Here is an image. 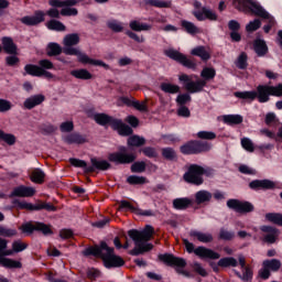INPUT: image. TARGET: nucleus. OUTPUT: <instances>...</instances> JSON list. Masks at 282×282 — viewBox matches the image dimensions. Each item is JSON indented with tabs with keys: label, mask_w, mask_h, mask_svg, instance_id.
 <instances>
[{
	"label": "nucleus",
	"mask_w": 282,
	"mask_h": 282,
	"mask_svg": "<svg viewBox=\"0 0 282 282\" xmlns=\"http://www.w3.org/2000/svg\"><path fill=\"white\" fill-rule=\"evenodd\" d=\"M281 260L270 259L262 262V269L259 270L258 274L263 281H268L272 276L271 272H279L281 270Z\"/></svg>",
	"instance_id": "obj_14"
},
{
	"label": "nucleus",
	"mask_w": 282,
	"mask_h": 282,
	"mask_svg": "<svg viewBox=\"0 0 282 282\" xmlns=\"http://www.w3.org/2000/svg\"><path fill=\"white\" fill-rule=\"evenodd\" d=\"M12 206L8 207L9 210L17 209V210H29V213H34L39 210H46V213H56L58 207L54 206L52 203L39 200L35 204L28 203L25 200H20L15 198L11 202Z\"/></svg>",
	"instance_id": "obj_8"
},
{
	"label": "nucleus",
	"mask_w": 282,
	"mask_h": 282,
	"mask_svg": "<svg viewBox=\"0 0 282 282\" xmlns=\"http://www.w3.org/2000/svg\"><path fill=\"white\" fill-rule=\"evenodd\" d=\"M159 261H162L169 268H175L177 274H183V276L191 279V272L184 270L186 268V259L176 257L173 253H161L159 254Z\"/></svg>",
	"instance_id": "obj_10"
},
{
	"label": "nucleus",
	"mask_w": 282,
	"mask_h": 282,
	"mask_svg": "<svg viewBox=\"0 0 282 282\" xmlns=\"http://www.w3.org/2000/svg\"><path fill=\"white\" fill-rule=\"evenodd\" d=\"M41 67L34 64H26L24 66V72L23 76H35L37 78H41Z\"/></svg>",
	"instance_id": "obj_48"
},
{
	"label": "nucleus",
	"mask_w": 282,
	"mask_h": 282,
	"mask_svg": "<svg viewBox=\"0 0 282 282\" xmlns=\"http://www.w3.org/2000/svg\"><path fill=\"white\" fill-rule=\"evenodd\" d=\"M223 122L229 126L241 124L243 117L241 115H225L223 116Z\"/></svg>",
	"instance_id": "obj_47"
},
{
	"label": "nucleus",
	"mask_w": 282,
	"mask_h": 282,
	"mask_svg": "<svg viewBox=\"0 0 282 282\" xmlns=\"http://www.w3.org/2000/svg\"><path fill=\"white\" fill-rule=\"evenodd\" d=\"M235 65L238 69H248V54L246 52H241L237 57Z\"/></svg>",
	"instance_id": "obj_53"
},
{
	"label": "nucleus",
	"mask_w": 282,
	"mask_h": 282,
	"mask_svg": "<svg viewBox=\"0 0 282 282\" xmlns=\"http://www.w3.org/2000/svg\"><path fill=\"white\" fill-rule=\"evenodd\" d=\"M68 162L70 166H74L75 169H83L84 173L87 175H89V173H96V171H109V169H111V163H109V161L97 158L90 159L91 165H87V161L76 158H70Z\"/></svg>",
	"instance_id": "obj_7"
},
{
	"label": "nucleus",
	"mask_w": 282,
	"mask_h": 282,
	"mask_svg": "<svg viewBox=\"0 0 282 282\" xmlns=\"http://www.w3.org/2000/svg\"><path fill=\"white\" fill-rule=\"evenodd\" d=\"M161 155L166 162H177V152L173 148H163Z\"/></svg>",
	"instance_id": "obj_41"
},
{
	"label": "nucleus",
	"mask_w": 282,
	"mask_h": 282,
	"mask_svg": "<svg viewBox=\"0 0 282 282\" xmlns=\"http://www.w3.org/2000/svg\"><path fill=\"white\" fill-rule=\"evenodd\" d=\"M261 232H265L262 240L264 243H276V239H279L280 231L278 228L273 226L263 225L260 227Z\"/></svg>",
	"instance_id": "obj_21"
},
{
	"label": "nucleus",
	"mask_w": 282,
	"mask_h": 282,
	"mask_svg": "<svg viewBox=\"0 0 282 282\" xmlns=\"http://www.w3.org/2000/svg\"><path fill=\"white\" fill-rule=\"evenodd\" d=\"M165 56H167L172 61H176V63H180L181 65H183V67H187V69H195L197 67V64H195V62L188 59V57H186V55L182 54L180 51L170 48L165 51Z\"/></svg>",
	"instance_id": "obj_16"
},
{
	"label": "nucleus",
	"mask_w": 282,
	"mask_h": 282,
	"mask_svg": "<svg viewBox=\"0 0 282 282\" xmlns=\"http://www.w3.org/2000/svg\"><path fill=\"white\" fill-rule=\"evenodd\" d=\"M193 14L197 21H206V19L217 21V13L206 7H203L200 11H194Z\"/></svg>",
	"instance_id": "obj_28"
},
{
	"label": "nucleus",
	"mask_w": 282,
	"mask_h": 282,
	"mask_svg": "<svg viewBox=\"0 0 282 282\" xmlns=\"http://www.w3.org/2000/svg\"><path fill=\"white\" fill-rule=\"evenodd\" d=\"M87 116L88 118H93V120H95V122L97 124H99L100 127H110L111 129H113V124L116 122V118L101 112V113H94V109H89L87 110Z\"/></svg>",
	"instance_id": "obj_18"
},
{
	"label": "nucleus",
	"mask_w": 282,
	"mask_h": 282,
	"mask_svg": "<svg viewBox=\"0 0 282 282\" xmlns=\"http://www.w3.org/2000/svg\"><path fill=\"white\" fill-rule=\"evenodd\" d=\"M242 270H243L242 274L237 270H234V274H236L238 279H241V281H245V282L252 281V276H254L252 269L250 267H247Z\"/></svg>",
	"instance_id": "obj_45"
},
{
	"label": "nucleus",
	"mask_w": 282,
	"mask_h": 282,
	"mask_svg": "<svg viewBox=\"0 0 282 282\" xmlns=\"http://www.w3.org/2000/svg\"><path fill=\"white\" fill-rule=\"evenodd\" d=\"M183 245L185 246L188 254H193L194 252V254L202 260L210 259L212 261H217V259H221V254L219 252L204 246L195 248V245L188 241V239H183Z\"/></svg>",
	"instance_id": "obj_9"
},
{
	"label": "nucleus",
	"mask_w": 282,
	"mask_h": 282,
	"mask_svg": "<svg viewBox=\"0 0 282 282\" xmlns=\"http://www.w3.org/2000/svg\"><path fill=\"white\" fill-rule=\"evenodd\" d=\"M236 98H240V100H257V90H245V91H236L234 93Z\"/></svg>",
	"instance_id": "obj_43"
},
{
	"label": "nucleus",
	"mask_w": 282,
	"mask_h": 282,
	"mask_svg": "<svg viewBox=\"0 0 282 282\" xmlns=\"http://www.w3.org/2000/svg\"><path fill=\"white\" fill-rule=\"evenodd\" d=\"M135 160H138V155L133 152H129V148L124 145H120L117 152L108 154V161L112 162V164H116L117 166L131 164V173H144V171H147V162H135Z\"/></svg>",
	"instance_id": "obj_4"
},
{
	"label": "nucleus",
	"mask_w": 282,
	"mask_h": 282,
	"mask_svg": "<svg viewBox=\"0 0 282 282\" xmlns=\"http://www.w3.org/2000/svg\"><path fill=\"white\" fill-rule=\"evenodd\" d=\"M257 97L258 102L264 104L270 102V96H272V93L270 90V85H258L257 86Z\"/></svg>",
	"instance_id": "obj_29"
},
{
	"label": "nucleus",
	"mask_w": 282,
	"mask_h": 282,
	"mask_svg": "<svg viewBox=\"0 0 282 282\" xmlns=\"http://www.w3.org/2000/svg\"><path fill=\"white\" fill-rule=\"evenodd\" d=\"M112 131H117V133H119L123 138L127 135H133V128L122 122V119H116V121L112 123Z\"/></svg>",
	"instance_id": "obj_25"
},
{
	"label": "nucleus",
	"mask_w": 282,
	"mask_h": 282,
	"mask_svg": "<svg viewBox=\"0 0 282 282\" xmlns=\"http://www.w3.org/2000/svg\"><path fill=\"white\" fill-rule=\"evenodd\" d=\"M47 56H61L63 54V47L56 42H50L46 46Z\"/></svg>",
	"instance_id": "obj_40"
},
{
	"label": "nucleus",
	"mask_w": 282,
	"mask_h": 282,
	"mask_svg": "<svg viewBox=\"0 0 282 282\" xmlns=\"http://www.w3.org/2000/svg\"><path fill=\"white\" fill-rule=\"evenodd\" d=\"M106 25L109 30H111L116 34H118L120 32H124V26H122V22H120L116 19L108 20Z\"/></svg>",
	"instance_id": "obj_50"
},
{
	"label": "nucleus",
	"mask_w": 282,
	"mask_h": 282,
	"mask_svg": "<svg viewBox=\"0 0 282 282\" xmlns=\"http://www.w3.org/2000/svg\"><path fill=\"white\" fill-rule=\"evenodd\" d=\"M127 144L129 148L135 147L137 149H140V147H144V144H147V139L138 134L130 135L127 140Z\"/></svg>",
	"instance_id": "obj_38"
},
{
	"label": "nucleus",
	"mask_w": 282,
	"mask_h": 282,
	"mask_svg": "<svg viewBox=\"0 0 282 282\" xmlns=\"http://www.w3.org/2000/svg\"><path fill=\"white\" fill-rule=\"evenodd\" d=\"M17 235H19L17 229H10V228L0 226V237H9L10 238V237H17Z\"/></svg>",
	"instance_id": "obj_64"
},
{
	"label": "nucleus",
	"mask_w": 282,
	"mask_h": 282,
	"mask_svg": "<svg viewBox=\"0 0 282 282\" xmlns=\"http://www.w3.org/2000/svg\"><path fill=\"white\" fill-rule=\"evenodd\" d=\"M80 43V35L78 33H70L64 37V48L63 53L66 56H77L78 63L83 65H96L97 67H104V69H109V65L100 59H94L87 56V54L80 52V50L74 47Z\"/></svg>",
	"instance_id": "obj_2"
},
{
	"label": "nucleus",
	"mask_w": 282,
	"mask_h": 282,
	"mask_svg": "<svg viewBox=\"0 0 282 282\" xmlns=\"http://www.w3.org/2000/svg\"><path fill=\"white\" fill-rule=\"evenodd\" d=\"M127 183L130 186H142L149 184V180L145 176L130 175L127 177Z\"/></svg>",
	"instance_id": "obj_46"
},
{
	"label": "nucleus",
	"mask_w": 282,
	"mask_h": 282,
	"mask_svg": "<svg viewBox=\"0 0 282 282\" xmlns=\"http://www.w3.org/2000/svg\"><path fill=\"white\" fill-rule=\"evenodd\" d=\"M31 181L34 182V184H43V182H45V172L41 169H35L31 173Z\"/></svg>",
	"instance_id": "obj_54"
},
{
	"label": "nucleus",
	"mask_w": 282,
	"mask_h": 282,
	"mask_svg": "<svg viewBox=\"0 0 282 282\" xmlns=\"http://www.w3.org/2000/svg\"><path fill=\"white\" fill-rule=\"evenodd\" d=\"M0 140L6 142L9 147H14L17 144V137L12 133H6L3 130L0 129Z\"/></svg>",
	"instance_id": "obj_55"
},
{
	"label": "nucleus",
	"mask_w": 282,
	"mask_h": 282,
	"mask_svg": "<svg viewBox=\"0 0 282 282\" xmlns=\"http://www.w3.org/2000/svg\"><path fill=\"white\" fill-rule=\"evenodd\" d=\"M180 82L183 83L186 91L188 94H200L204 91V87H206L207 83L204 79H197L196 82L191 78V76L183 74L178 77Z\"/></svg>",
	"instance_id": "obj_13"
},
{
	"label": "nucleus",
	"mask_w": 282,
	"mask_h": 282,
	"mask_svg": "<svg viewBox=\"0 0 282 282\" xmlns=\"http://www.w3.org/2000/svg\"><path fill=\"white\" fill-rule=\"evenodd\" d=\"M70 76L77 78V80H91L94 78V75L87 68L73 69L70 70Z\"/></svg>",
	"instance_id": "obj_36"
},
{
	"label": "nucleus",
	"mask_w": 282,
	"mask_h": 282,
	"mask_svg": "<svg viewBox=\"0 0 282 282\" xmlns=\"http://www.w3.org/2000/svg\"><path fill=\"white\" fill-rule=\"evenodd\" d=\"M160 89L164 94H180L181 91L180 86L172 83H161Z\"/></svg>",
	"instance_id": "obj_49"
},
{
	"label": "nucleus",
	"mask_w": 282,
	"mask_h": 282,
	"mask_svg": "<svg viewBox=\"0 0 282 282\" xmlns=\"http://www.w3.org/2000/svg\"><path fill=\"white\" fill-rule=\"evenodd\" d=\"M141 153H143V155H145V158H158V150H155V148L153 147H145L143 149L140 150Z\"/></svg>",
	"instance_id": "obj_62"
},
{
	"label": "nucleus",
	"mask_w": 282,
	"mask_h": 282,
	"mask_svg": "<svg viewBox=\"0 0 282 282\" xmlns=\"http://www.w3.org/2000/svg\"><path fill=\"white\" fill-rule=\"evenodd\" d=\"M227 207L235 213L246 215L248 213H254V205L248 200H239L237 198H230L227 200Z\"/></svg>",
	"instance_id": "obj_15"
},
{
	"label": "nucleus",
	"mask_w": 282,
	"mask_h": 282,
	"mask_svg": "<svg viewBox=\"0 0 282 282\" xmlns=\"http://www.w3.org/2000/svg\"><path fill=\"white\" fill-rule=\"evenodd\" d=\"M65 144H85L87 142V134H80L79 132L68 133L64 137Z\"/></svg>",
	"instance_id": "obj_31"
},
{
	"label": "nucleus",
	"mask_w": 282,
	"mask_h": 282,
	"mask_svg": "<svg viewBox=\"0 0 282 282\" xmlns=\"http://www.w3.org/2000/svg\"><path fill=\"white\" fill-rule=\"evenodd\" d=\"M23 25L34 26L40 25V23L45 22V12L37 10L34 12V15H26L20 19Z\"/></svg>",
	"instance_id": "obj_22"
},
{
	"label": "nucleus",
	"mask_w": 282,
	"mask_h": 282,
	"mask_svg": "<svg viewBox=\"0 0 282 282\" xmlns=\"http://www.w3.org/2000/svg\"><path fill=\"white\" fill-rule=\"evenodd\" d=\"M145 6H151V8H171V1L164 0H144Z\"/></svg>",
	"instance_id": "obj_56"
},
{
	"label": "nucleus",
	"mask_w": 282,
	"mask_h": 282,
	"mask_svg": "<svg viewBox=\"0 0 282 282\" xmlns=\"http://www.w3.org/2000/svg\"><path fill=\"white\" fill-rule=\"evenodd\" d=\"M191 55L197 56L204 63L210 61V52L208 50H206V46H204V45H199V46L192 48Z\"/></svg>",
	"instance_id": "obj_33"
},
{
	"label": "nucleus",
	"mask_w": 282,
	"mask_h": 282,
	"mask_svg": "<svg viewBox=\"0 0 282 282\" xmlns=\"http://www.w3.org/2000/svg\"><path fill=\"white\" fill-rule=\"evenodd\" d=\"M249 188L251 191H274L276 188V183L268 178L264 180H253L249 183Z\"/></svg>",
	"instance_id": "obj_20"
},
{
	"label": "nucleus",
	"mask_w": 282,
	"mask_h": 282,
	"mask_svg": "<svg viewBox=\"0 0 282 282\" xmlns=\"http://www.w3.org/2000/svg\"><path fill=\"white\" fill-rule=\"evenodd\" d=\"M253 52L257 54V56H259L260 58H262L263 56H265V54H268L269 48H268V44L265 43V40H261V39H256L253 41Z\"/></svg>",
	"instance_id": "obj_32"
},
{
	"label": "nucleus",
	"mask_w": 282,
	"mask_h": 282,
	"mask_svg": "<svg viewBox=\"0 0 282 282\" xmlns=\"http://www.w3.org/2000/svg\"><path fill=\"white\" fill-rule=\"evenodd\" d=\"M113 247H109L105 241L100 245L88 247L84 250V257H95V259H101L105 268L111 270V268H122L124 265V259L120 256H116Z\"/></svg>",
	"instance_id": "obj_1"
},
{
	"label": "nucleus",
	"mask_w": 282,
	"mask_h": 282,
	"mask_svg": "<svg viewBox=\"0 0 282 282\" xmlns=\"http://www.w3.org/2000/svg\"><path fill=\"white\" fill-rule=\"evenodd\" d=\"M47 30H51L53 32H65L67 30V26L65 24L56 19H52L46 23Z\"/></svg>",
	"instance_id": "obj_42"
},
{
	"label": "nucleus",
	"mask_w": 282,
	"mask_h": 282,
	"mask_svg": "<svg viewBox=\"0 0 282 282\" xmlns=\"http://www.w3.org/2000/svg\"><path fill=\"white\" fill-rule=\"evenodd\" d=\"M191 100H193V98L189 96L188 93L180 94L176 97V105L178 107H186V105H188V102H191Z\"/></svg>",
	"instance_id": "obj_59"
},
{
	"label": "nucleus",
	"mask_w": 282,
	"mask_h": 282,
	"mask_svg": "<svg viewBox=\"0 0 282 282\" xmlns=\"http://www.w3.org/2000/svg\"><path fill=\"white\" fill-rule=\"evenodd\" d=\"M264 219L270 224L282 227V214L281 213H268L264 216Z\"/></svg>",
	"instance_id": "obj_52"
},
{
	"label": "nucleus",
	"mask_w": 282,
	"mask_h": 282,
	"mask_svg": "<svg viewBox=\"0 0 282 282\" xmlns=\"http://www.w3.org/2000/svg\"><path fill=\"white\" fill-rule=\"evenodd\" d=\"M241 147L245 149V151H248L249 153H254V143L250 138H242L241 139Z\"/></svg>",
	"instance_id": "obj_60"
},
{
	"label": "nucleus",
	"mask_w": 282,
	"mask_h": 282,
	"mask_svg": "<svg viewBox=\"0 0 282 282\" xmlns=\"http://www.w3.org/2000/svg\"><path fill=\"white\" fill-rule=\"evenodd\" d=\"M259 28H261V20L254 19L253 21H250L246 25V31L247 32H257V30H259Z\"/></svg>",
	"instance_id": "obj_63"
},
{
	"label": "nucleus",
	"mask_w": 282,
	"mask_h": 282,
	"mask_svg": "<svg viewBox=\"0 0 282 282\" xmlns=\"http://www.w3.org/2000/svg\"><path fill=\"white\" fill-rule=\"evenodd\" d=\"M181 29L191 36H195L200 32L199 28L188 20H181Z\"/></svg>",
	"instance_id": "obj_35"
},
{
	"label": "nucleus",
	"mask_w": 282,
	"mask_h": 282,
	"mask_svg": "<svg viewBox=\"0 0 282 282\" xmlns=\"http://www.w3.org/2000/svg\"><path fill=\"white\" fill-rule=\"evenodd\" d=\"M155 229L153 226L147 225L143 230L130 229L128 231V237L134 241L135 248L129 251L131 257H140V254H144V252H151L153 250V243L148 242L153 239V235Z\"/></svg>",
	"instance_id": "obj_3"
},
{
	"label": "nucleus",
	"mask_w": 282,
	"mask_h": 282,
	"mask_svg": "<svg viewBox=\"0 0 282 282\" xmlns=\"http://www.w3.org/2000/svg\"><path fill=\"white\" fill-rule=\"evenodd\" d=\"M43 102H45V95L43 94L32 95L31 97L24 100L23 107L24 109L32 111L34 107H39V105H43Z\"/></svg>",
	"instance_id": "obj_26"
},
{
	"label": "nucleus",
	"mask_w": 282,
	"mask_h": 282,
	"mask_svg": "<svg viewBox=\"0 0 282 282\" xmlns=\"http://www.w3.org/2000/svg\"><path fill=\"white\" fill-rule=\"evenodd\" d=\"M228 30H230V39L234 43H239L241 42V34L239 30H241V23L237 20H230L228 22Z\"/></svg>",
	"instance_id": "obj_27"
},
{
	"label": "nucleus",
	"mask_w": 282,
	"mask_h": 282,
	"mask_svg": "<svg viewBox=\"0 0 282 282\" xmlns=\"http://www.w3.org/2000/svg\"><path fill=\"white\" fill-rule=\"evenodd\" d=\"M36 195V189L34 187L20 185L13 188V191L9 194L10 199L14 197H34Z\"/></svg>",
	"instance_id": "obj_23"
},
{
	"label": "nucleus",
	"mask_w": 282,
	"mask_h": 282,
	"mask_svg": "<svg viewBox=\"0 0 282 282\" xmlns=\"http://www.w3.org/2000/svg\"><path fill=\"white\" fill-rule=\"evenodd\" d=\"M2 45L7 54H17V44H14V40H12V37H2Z\"/></svg>",
	"instance_id": "obj_39"
},
{
	"label": "nucleus",
	"mask_w": 282,
	"mask_h": 282,
	"mask_svg": "<svg viewBox=\"0 0 282 282\" xmlns=\"http://www.w3.org/2000/svg\"><path fill=\"white\" fill-rule=\"evenodd\" d=\"M120 210H130L134 215H140L141 217H154L155 213L151 209H140L139 207L133 206L129 200H121L119 204Z\"/></svg>",
	"instance_id": "obj_19"
},
{
	"label": "nucleus",
	"mask_w": 282,
	"mask_h": 282,
	"mask_svg": "<svg viewBox=\"0 0 282 282\" xmlns=\"http://www.w3.org/2000/svg\"><path fill=\"white\" fill-rule=\"evenodd\" d=\"M120 101L126 105V107H133L137 111H141L142 113L149 112V106H147V102H140L133 97L129 98L127 96H122L120 97Z\"/></svg>",
	"instance_id": "obj_24"
},
{
	"label": "nucleus",
	"mask_w": 282,
	"mask_h": 282,
	"mask_svg": "<svg viewBox=\"0 0 282 282\" xmlns=\"http://www.w3.org/2000/svg\"><path fill=\"white\" fill-rule=\"evenodd\" d=\"M218 239L221 241H232L235 239V231H229L225 228H220Z\"/></svg>",
	"instance_id": "obj_58"
},
{
	"label": "nucleus",
	"mask_w": 282,
	"mask_h": 282,
	"mask_svg": "<svg viewBox=\"0 0 282 282\" xmlns=\"http://www.w3.org/2000/svg\"><path fill=\"white\" fill-rule=\"evenodd\" d=\"M209 268H212L213 272L215 274H219L220 269H227V268H237L239 265V262L237 261V258L235 257H224L218 260V262L209 261L208 262Z\"/></svg>",
	"instance_id": "obj_17"
},
{
	"label": "nucleus",
	"mask_w": 282,
	"mask_h": 282,
	"mask_svg": "<svg viewBox=\"0 0 282 282\" xmlns=\"http://www.w3.org/2000/svg\"><path fill=\"white\" fill-rule=\"evenodd\" d=\"M19 230H21L22 235H26V237L34 235V232H41L44 237L54 235L52 225H47L41 221H26L19 227Z\"/></svg>",
	"instance_id": "obj_11"
},
{
	"label": "nucleus",
	"mask_w": 282,
	"mask_h": 282,
	"mask_svg": "<svg viewBox=\"0 0 282 282\" xmlns=\"http://www.w3.org/2000/svg\"><path fill=\"white\" fill-rule=\"evenodd\" d=\"M0 265H2V268H8L9 270L23 268L21 261L10 258H0Z\"/></svg>",
	"instance_id": "obj_37"
},
{
	"label": "nucleus",
	"mask_w": 282,
	"mask_h": 282,
	"mask_svg": "<svg viewBox=\"0 0 282 282\" xmlns=\"http://www.w3.org/2000/svg\"><path fill=\"white\" fill-rule=\"evenodd\" d=\"M202 78H204L203 80H213V78H215V76H217V70H215V68H210V67H205L203 68L202 73H200Z\"/></svg>",
	"instance_id": "obj_57"
},
{
	"label": "nucleus",
	"mask_w": 282,
	"mask_h": 282,
	"mask_svg": "<svg viewBox=\"0 0 282 282\" xmlns=\"http://www.w3.org/2000/svg\"><path fill=\"white\" fill-rule=\"evenodd\" d=\"M180 151L183 155H198V153L210 151V144L199 140H191L181 145Z\"/></svg>",
	"instance_id": "obj_12"
},
{
	"label": "nucleus",
	"mask_w": 282,
	"mask_h": 282,
	"mask_svg": "<svg viewBox=\"0 0 282 282\" xmlns=\"http://www.w3.org/2000/svg\"><path fill=\"white\" fill-rule=\"evenodd\" d=\"M13 252L19 253L23 252V250H28V243L21 241V240H14L12 242Z\"/></svg>",
	"instance_id": "obj_61"
},
{
	"label": "nucleus",
	"mask_w": 282,
	"mask_h": 282,
	"mask_svg": "<svg viewBox=\"0 0 282 282\" xmlns=\"http://www.w3.org/2000/svg\"><path fill=\"white\" fill-rule=\"evenodd\" d=\"M204 175L205 177H213V175H215V170L208 166L204 167L198 164H191L184 173L183 180L186 184L202 186V184H204Z\"/></svg>",
	"instance_id": "obj_6"
},
{
	"label": "nucleus",
	"mask_w": 282,
	"mask_h": 282,
	"mask_svg": "<svg viewBox=\"0 0 282 282\" xmlns=\"http://www.w3.org/2000/svg\"><path fill=\"white\" fill-rule=\"evenodd\" d=\"M234 6L239 12H249L250 14H253V17L268 19L269 23L263 26L265 34H270V30L276 24L274 18L270 17V13H268L257 0H234Z\"/></svg>",
	"instance_id": "obj_5"
},
{
	"label": "nucleus",
	"mask_w": 282,
	"mask_h": 282,
	"mask_svg": "<svg viewBox=\"0 0 282 282\" xmlns=\"http://www.w3.org/2000/svg\"><path fill=\"white\" fill-rule=\"evenodd\" d=\"M213 199V193L206 191V189H200L195 193V203L197 206H202V204H208Z\"/></svg>",
	"instance_id": "obj_34"
},
{
	"label": "nucleus",
	"mask_w": 282,
	"mask_h": 282,
	"mask_svg": "<svg viewBox=\"0 0 282 282\" xmlns=\"http://www.w3.org/2000/svg\"><path fill=\"white\" fill-rule=\"evenodd\" d=\"M193 204H195V202L189 197H180L172 202L174 210H188Z\"/></svg>",
	"instance_id": "obj_30"
},
{
	"label": "nucleus",
	"mask_w": 282,
	"mask_h": 282,
	"mask_svg": "<svg viewBox=\"0 0 282 282\" xmlns=\"http://www.w3.org/2000/svg\"><path fill=\"white\" fill-rule=\"evenodd\" d=\"M129 25L133 32H147V31L151 30V25H149L147 23H140L138 20H132L129 23Z\"/></svg>",
	"instance_id": "obj_51"
},
{
	"label": "nucleus",
	"mask_w": 282,
	"mask_h": 282,
	"mask_svg": "<svg viewBox=\"0 0 282 282\" xmlns=\"http://www.w3.org/2000/svg\"><path fill=\"white\" fill-rule=\"evenodd\" d=\"M191 237H196L200 241V243H210L213 242V235L212 234H204L202 231L192 230L189 232Z\"/></svg>",
	"instance_id": "obj_44"
}]
</instances>
